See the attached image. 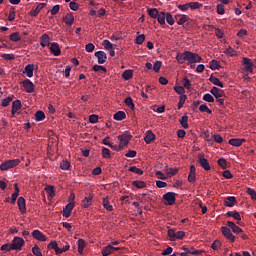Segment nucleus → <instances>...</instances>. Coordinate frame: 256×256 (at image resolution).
<instances>
[{"instance_id": "obj_8", "label": "nucleus", "mask_w": 256, "mask_h": 256, "mask_svg": "<svg viewBox=\"0 0 256 256\" xmlns=\"http://www.w3.org/2000/svg\"><path fill=\"white\" fill-rule=\"evenodd\" d=\"M174 19L177 23V25H185L186 23H189V16L185 14H177L174 16Z\"/></svg>"}, {"instance_id": "obj_9", "label": "nucleus", "mask_w": 256, "mask_h": 256, "mask_svg": "<svg viewBox=\"0 0 256 256\" xmlns=\"http://www.w3.org/2000/svg\"><path fill=\"white\" fill-rule=\"evenodd\" d=\"M22 85L26 91V93H35V85L29 79H26L22 82Z\"/></svg>"}, {"instance_id": "obj_16", "label": "nucleus", "mask_w": 256, "mask_h": 256, "mask_svg": "<svg viewBox=\"0 0 256 256\" xmlns=\"http://www.w3.org/2000/svg\"><path fill=\"white\" fill-rule=\"evenodd\" d=\"M243 65H245V70L248 71V73H253V62L251 59L244 57Z\"/></svg>"}, {"instance_id": "obj_35", "label": "nucleus", "mask_w": 256, "mask_h": 256, "mask_svg": "<svg viewBox=\"0 0 256 256\" xmlns=\"http://www.w3.org/2000/svg\"><path fill=\"white\" fill-rule=\"evenodd\" d=\"M189 121V116L184 115L180 119V125H182L183 129H189V124L187 123Z\"/></svg>"}, {"instance_id": "obj_25", "label": "nucleus", "mask_w": 256, "mask_h": 256, "mask_svg": "<svg viewBox=\"0 0 256 256\" xmlns=\"http://www.w3.org/2000/svg\"><path fill=\"white\" fill-rule=\"evenodd\" d=\"M245 143V139L232 138L229 140V145L232 147H241Z\"/></svg>"}, {"instance_id": "obj_48", "label": "nucleus", "mask_w": 256, "mask_h": 256, "mask_svg": "<svg viewBox=\"0 0 256 256\" xmlns=\"http://www.w3.org/2000/svg\"><path fill=\"white\" fill-rule=\"evenodd\" d=\"M161 67H163V62L156 61L153 65V71H155V73H159V71H161Z\"/></svg>"}, {"instance_id": "obj_33", "label": "nucleus", "mask_w": 256, "mask_h": 256, "mask_svg": "<svg viewBox=\"0 0 256 256\" xmlns=\"http://www.w3.org/2000/svg\"><path fill=\"white\" fill-rule=\"evenodd\" d=\"M166 15H167V12L162 11L158 13V16L156 17V19L160 25H165Z\"/></svg>"}, {"instance_id": "obj_15", "label": "nucleus", "mask_w": 256, "mask_h": 256, "mask_svg": "<svg viewBox=\"0 0 256 256\" xmlns=\"http://www.w3.org/2000/svg\"><path fill=\"white\" fill-rule=\"evenodd\" d=\"M63 22L65 23V25L71 27V25L75 23V16H73L72 13H68L63 17Z\"/></svg>"}, {"instance_id": "obj_60", "label": "nucleus", "mask_w": 256, "mask_h": 256, "mask_svg": "<svg viewBox=\"0 0 256 256\" xmlns=\"http://www.w3.org/2000/svg\"><path fill=\"white\" fill-rule=\"evenodd\" d=\"M210 69L212 71L219 69V62L217 60L210 61Z\"/></svg>"}, {"instance_id": "obj_18", "label": "nucleus", "mask_w": 256, "mask_h": 256, "mask_svg": "<svg viewBox=\"0 0 256 256\" xmlns=\"http://www.w3.org/2000/svg\"><path fill=\"white\" fill-rule=\"evenodd\" d=\"M227 227H229V229H231L237 235H239V233H243V229H241L239 226L234 224V222L232 221L227 222Z\"/></svg>"}, {"instance_id": "obj_43", "label": "nucleus", "mask_w": 256, "mask_h": 256, "mask_svg": "<svg viewBox=\"0 0 256 256\" xmlns=\"http://www.w3.org/2000/svg\"><path fill=\"white\" fill-rule=\"evenodd\" d=\"M45 191L48 193L49 197H55V187L53 185H48Z\"/></svg>"}, {"instance_id": "obj_38", "label": "nucleus", "mask_w": 256, "mask_h": 256, "mask_svg": "<svg viewBox=\"0 0 256 256\" xmlns=\"http://www.w3.org/2000/svg\"><path fill=\"white\" fill-rule=\"evenodd\" d=\"M111 253H113V246L112 245H108V246H106L102 249V255L103 256H109V255H111Z\"/></svg>"}, {"instance_id": "obj_63", "label": "nucleus", "mask_w": 256, "mask_h": 256, "mask_svg": "<svg viewBox=\"0 0 256 256\" xmlns=\"http://www.w3.org/2000/svg\"><path fill=\"white\" fill-rule=\"evenodd\" d=\"M246 193L250 195L251 199H254V201H256V191L253 188H247Z\"/></svg>"}, {"instance_id": "obj_49", "label": "nucleus", "mask_w": 256, "mask_h": 256, "mask_svg": "<svg viewBox=\"0 0 256 256\" xmlns=\"http://www.w3.org/2000/svg\"><path fill=\"white\" fill-rule=\"evenodd\" d=\"M93 71H95L96 73H98L99 71H102L103 73H107V68H105V66H101V65H94L93 66Z\"/></svg>"}, {"instance_id": "obj_10", "label": "nucleus", "mask_w": 256, "mask_h": 256, "mask_svg": "<svg viewBox=\"0 0 256 256\" xmlns=\"http://www.w3.org/2000/svg\"><path fill=\"white\" fill-rule=\"evenodd\" d=\"M75 207V203L69 202L64 208H63V217L69 218L71 217V213L73 212V208Z\"/></svg>"}, {"instance_id": "obj_40", "label": "nucleus", "mask_w": 256, "mask_h": 256, "mask_svg": "<svg viewBox=\"0 0 256 256\" xmlns=\"http://www.w3.org/2000/svg\"><path fill=\"white\" fill-rule=\"evenodd\" d=\"M166 22L168 25H175V18L173 17V14L170 12H166Z\"/></svg>"}, {"instance_id": "obj_21", "label": "nucleus", "mask_w": 256, "mask_h": 256, "mask_svg": "<svg viewBox=\"0 0 256 256\" xmlns=\"http://www.w3.org/2000/svg\"><path fill=\"white\" fill-rule=\"evenodd\" d=\"M237 203V198L234 196H228L224 200L225 207H233Z\"/></svg>"}, {"instance_id": "obj_2", "label": "nucleus", "mask_w": 256, "mask_h": 256, "mask_svg": "<svg viewBox=\"0 0 256 256\" xmlns=\"http://www.w3.org/2000/svg\"><path fill=\"white\" fill-rule=\"evenodd\" d=\"M19 163H21V160L19 159L7 160L0 165V170L9 171V169H13V167H17Z\"/></svg>"}, {"instance_id": "obj_30", "label": "nucleus", "mask_w": 256, "mask_h": 256, "mask_svg": "<svg viewBox=\"0 0 256 256\" xmlns=\"http://www.w3.org/2000/svg\"><path fill=\"white\" fill-rule=\"evenodd\" d=\"M35 66L33 64H28L25 66L23 73H26L27 77H33V70Z\"/></svg>"}, {"instance_id": "obj_58", "label": "nucleus", "mask_w": 256, "mask_h": 256, "mask_svg": "<svg viewBox=\"0 0 256 256\" xmlns=\"http://www.w3.org/2000/svg\"><path fill=\"white\" fill-rule=\"evenodd\" d=\"M8 21H15V7H11L8 15Z\"/></svg>"}, {"instance_id": "obj_47", "label": "nucleus", "mask_w": 256, "mask_h": 256, "mask_svg": "<svg viewBox=\"0 0 256 256\" xmlns=\"http://www.w3.org/2000/svg\"><path fill=\"white\" fill-rule=\"evenodd\" d=\"M203 100L207 103H215V98L209 93L203 95Z\"/></svg>"}, {"instance_id": "obj_13", "label": "nucleus", "mask_w": 256, "mask_h": 256, "mask_svg": "<svg viewBox=\"0 0 256 256\" xmlns=\"http://www.w3.org/2000/svg\"><path fill=\"white\" fill-rule=\"evenodd\" d=\"M91 205H93V195L85 197L81 202V206L83 207V209H89Z\"/></svg>"}, {"instance_id": "obj_55", "label": "nucleus", "mask_w": 256, "mask_h": 256, "mask_svg": "<svg viewBox=\"0 0 256 256\" xmlns=\"http://www.w3.org/2000/svg\"><path fill=\"white\" fill-rule=\"evenodd\" d=\"M131 173H136L137 175H143V170L141 168H137L136 166H132L129 168Z\"/></svg>"}, {"instance_id": "obj_44", "label": "nucleus", "mask_w": 256, "mask_h": 256, "mask_svg": "<svg viewBox=\"0 0 256 256\" xmlns=\"http://www.w3.org/2000/svg\"><path fill=\"white\" fill-rule=\"evenodd\" d=\"M85 240L79 239L78 240V253L83 254V250L85 249Z\"/></svg>"}, {"instance_id": "obj_53", "label": "nucleus", "mask_w": 256, "mask_h": 256, "mask_svg": "<svg viewBox=\"0 0 256 256\" xmlns=\"http://www.w3.org/2000/svg\"><path fill=\"white\" fill-rule=\"evenodd\" d=\"M32 253H33V255H35V256H43V253H41V248H39L38 245H35V246L32 248Z\"/></svg>"}, {"instance_id": "obj_59", "label": "nucleus", "mask_w": 256, "mask_h": 256, "mask_svg": "<svg viewBox=\"0 0 256 256\" xmlns=\"http://www.w3.org/2000/svg\"><path fill=\"white\" fill-rule=\"evenodd\" d=\"M11 101H13V96H9L5 99L2 100L1 106L2 107H8L9 103H11Z\"/></svg>"}, {"instance_id": "obj_28", "label": "nucleus", "mask_w": 256, "mask_h": 256, "mask_svg": "<svg viewBox=\"0 0 256 256\" xmlns=\"http://www.w3.org/2000/svg\"><path fill=\"white\" fill-rule=\"evenodd\" d=\"M14 189L15 192L12 194L11 196V201L10 203H12V205H15V201H17V197H19V185L17 183L14 184Z\"/></svg>"}, {"instance_id": "obj_6", "label": "nucleus", "mask_w": 256, "mask_h": 256, "mask_svg": "<svg viewBox=\"0 0 256 256\" xmlns=\"http://www.w3.org/2000/svg\"><path fill=\"white\" fill-rule=\"evenodd\" d=\"M131 139H133V136L127 132L118 136V141L123 145V147H127Z\"/></svg>"}, {"instance_id": "obj_36", "label": "nucleus", "mask_w": 256, "mask_h": 256, "mask_svg": "<svg viewBox=\"0 0 256 256\" xmlns=\"http://www.w3.org/2000/svg\"><path fill=\"white\" fill-rule=\"evenodd\" d=\"M209 81L212 82L213 85H216L217 87L223 88V82H221V80H219V78H217L215 76H211L209 78Z\"/></svg>"}, {"instance_id": "obj_41", "label": "nucleus", "mask_w": 256, "mask_h": 256, "mask_svg": "<svg viewBox=\"0 0 256 256\" xmlns=\"http://www.w3.org/2000/svg\"><path fill=\"white\" fill-rule=\"evenodd\" d=\"M132 185L134 187H136L137 189H145L146 184L145 182L141 181V180H136L132 182Z\"/></svg>"}, {"instance_id": "obj_26", "label": "nucleus", "mask_w": 256, "mask_h": 256, "mask_svg": "<svg viewBox=\"0 0 256 256\" xmlns=\"http://www.w3.org/2000/svg\"><path fill=\"white\" fill-rule=\"evenodd\" d=\"M48 249H54L56 255H61V248H59V245L57 244V241H51L48 244Z\"/></svg>"}, {"instance_id": "obj_27", "label": "nucleus", "mask_w": 256, "mask_h": 256, "mask_svg": "<svg viewBox=\"0 0 256 256\" xmlns=\"http://www.w3.org/2000/svg\"><path fill=\"white\" fill-rule=\"evenodd\" d=\"M144 141L147 145H149V143H151L152 141H155V134L153 133V131L148 130L146 136L144 137Z\"/></svg>"}, {"instance_id": "obj_4", "label": "nucleus", "mask_w": 256, "mask_h": 256, "mask_svg": "<svg viewBox=\"0 0 256 256\" xmlns=\"http://www.w3.org/2000/svg\"><path fill=\"white\" fill-rule=\"evenodd\" d=\"M198 163L204 171H211V165H209V160L205 158L204 154H198Z\"/></svg>"}, {"instance_id": "obj_17", "label": "nucleus", "mask_w": 256, "mask_h": 256, "mask_svg": "<svg viewBox=\"0 0 256 256\" xmlns=\"http://www.w3.org/2000/svg\"><path fill=\"white\" fill-rule=\"evenodd\" d=\"M21 100H15L12 102V110H11V115L12 117H15V113L21 109Z\"/></svg>"}, {"instance_id": "obj_34", "label": "nucleus", "mask_w": 256, "mask_h": 256, "mask_svg": "<svg viewBox=\"0 0 256 256\" xmlns=\"http://www.w3.org/2000/svg\"><path fill=\"white\" fill-rule=\"evenodd\" d=\"M147 13L152 17V19H157L160 12L157 8H148Z\"/></svg>"}, {"instance_id": "obj_64", "label": "nucleus", "mask_w": 256, "mask_h": 256, "mask_svg": "<svg viewBox=\"0 0 256 256\" xmlns=\"http://www.w3.org/2000/svg\"><path fill=\"white\" fill-rule=\"evenodd\" d=\"M218 165L222 169H225L227 167V160H225V158H219L218 159Z\"/></svg>"}, {"instance_id": "obj_23", "label": "nucleus", "mask_w": 256, "mask_h": 256, "mask_svg": "<svg viewBox=\"0 0 256 256\" xmlns=\"http://www.w3.org/2000/svg\"><path fill=\"white\" fill-rule=\"evenodd\" d=\"M195 166L194 165H191L190 166V173L188 175V181L189 183H195V181H197V177L195 176Z\"/></svg>"}, {"instance_id": "obj_54", "label": "nucleus", "mask_w": 256, "mask_h": 256, "mask_svg": "<svg viewBox=\"0 0 256 256\" xmlns=\"http://www.w3.org/2000/svg\"><path fill=\"white\" fill-rule=\"evenodd\" d=\"M102 45L107 49V51H111V49H113V44L109 40H103Z\"/></svg>"}, {"instance_id": "obj_29", "label": "nucleus", "mask_w": 256, "mask_h": 256, "mask_svg": "<svg viewBox=\"0 0 256 256\" xmlns=\"http://www.w3.org/2000/svg\"><path fill=\"white\" fill-rule=\"evenodd\" d=\"M183 251L182 253H186V255H199L201 252L195 248H187V247H182Z\"/></svg>"}, {"instance_id": "obj_56", "label": "nucleus", "mask_w": 256, "mask_h": 256, "mask_svg": "<svg viewBox=\"0 0 256 256\" xmlns=\"http://www.w3.org/2000/svg\"><path fill=\"white\" fill-rule=\"evenodd\" d=\"M144 41H145V34H140V35H138V36L136 37L135 43H136L137 45H143Z\"/></svg>"}, {"instance_id": "obj_52", "label": "nucleus", "mask_w": 256, "mask_h": 256, "mask_svg": "<svg viewBox=\"0 0 256 256\" xmlns=\"http://www.w3.org/2000/svg\"><path fill=\"white\" fill-rule=\"evenodd\" d=\"M225 54L228 55V57H235V55H237V51H235V49L228 47L225 50Z\"/></svg>"}, {"instance_id": "obj_1", "label": "nucleus", "mask_w": 256, "mask_h": 256, "mask_svg": "<svg viewBox=\"0 0 256 256\" xmlns=\"http://www.w3.org/2000/svg\"><path fill=\"white\" fill-rule=\"evenodd\" d=\"M176 60L180 65H183L185 61L188 63V65H193V63H201V61H203V58H201V56H199V54L197 53L185 51L183 53H178L176 55Z\"/></svg>"}, {"instance_id": "obj_12", "label": "nucleus", "mask_w": 256, "mask_h": 256, "mask_svg": "<svg viewBox=\"0 0 256 256\" xmlns=\"http://www.w3.org/2000/svg\"><path fill=\"white\" fill-rule=\"evenodd\" d=\"M32 237L33 239H36V241H47V236L39 230H34L32 232Z\"/></svg>"}, {"instance_id": "obj_39", "label": "nucleus", "mask_w": 256, "mask_h": 256, "mask_svg": "<svg viewBox=\"0 0 256 256\" xmlns=\"http://www.w3.org/2000/svg\"><path fill=\"white\" fill-rule=\"evenodd\" d=\"M199 111L201 113H208V115H211L213 113V111L211 109H209V107L207 106V104H202L199 106Z\"/></svg>"}, {"instance_id": "obj_31", "label": "nucleus", "mask_w": 256, "mask_h": 256, "mask_svg": "<svg viewBox=\"0 0 256 256\" xmlns=\"http://www.w3.org/2000/svg\"><path fill=\"white\" fill-rule=\"evenodd\" d=\"M102 205L104 209H106V211H113V205H111V203L109 202V196H106L103 199Z\"/></svg>"}, {"instance_id": "obj_42", "label": "nucleus", "mask_w": 256, "mask_h": 256, "mask_svg": "<svg viewBox=\"0 0 256 256\" xmlns=\"http://www.w3.org/2000/svg\"><path fill=\"white\" fill-rule=\"evenodd\" d=\"M45 119V112L39 110L35 113V121H43Z\"/></svg>"}, {"instance_id": "obj_57", "label": "nucleus", "mask_w": 256, "mask_h": 256, "mask_svg": "<svg viewBox=\"0 0 256 256\" xmlns=\"http://www.w3.org/2000/svg\"><path fill=\"white\" fill-rule=\"evenodd\" d=\"M185 101H187V95H181L178 103V109L183 108V105H185Z\"/></svg>"}, {"instance_id": "obj_7", "label": "nucleus", "mask_w": 256, "mask_h": 256, "mask_svg": "<svg viewBox=\"0 0 256 256\" xmlns=\"http://www.w3.org/2000/svg\"><path fill=\"white\" fill-rule=\"evenodd\" d=\"M175 195H177L175 192H167L163 195L164 201H166V205H175Z\"/></svg>"}, {"instance_id": "obj_11", "label": "nucleus", "mask_w": 256, "mask_h": 256, "mask_svg": "<svg viewBox=\"0 0 256 256\" xmlns=\"http://www.w3.org/2000/svg\"><path fill=\"white\" fill-rule=\"evenodd\" d=\"M94 55L97 57L99 65H103L107 61V53L104 51H97Z\"/></svg>"}, {"instance_id": "obj_14", "label": "nucleus", "mask_w": 256, "mask_h": 256, "mask_svg": "<svg viewBox=\"0 0 256 256\" xmlns=\"http://www.w3.org/2000/svg\"><path fill=\"white\" fill-rule=\"evenodd\" d=\"M50 51L55 57H59V55H61V48H59V44L56 42H53L50 45Z\"/></svg>"}, {"instance_id": "obj_45", "label": "nucleus", "mask_w": 256, "mask_h": 256, "mask_svg": "<svg viewBox=\"0 0 256 256\" xmlns=\"http://www.w3.org/2000/svg\"><path fill=\"white\" fill-rule=\"evenodd\" d=\"M71 167V163L67 160H63L61 163H60V168L63 170V171H68V169Z\"/></svg>"}, {"instance_id": "obj_5", "label": "nucleus", "mask_w": 256, "mask_h": 256, "mask_svg": "<svg viewBox=\"0 0 256 256\" xmlns=\"http://www.w3.org/2000/svg\"><path fill=\"white\" fill-rule=\"evenodd\" d=\"M222 235L228 239V241H231V243H235V235L231 232V228L229 226H222L221 227Z\"/></svg>"}, {"instance_id": "obj_46", "label": "nucleus", "mask_w": 256, "mask_h": 256, "mask_svg": "<svg viewBox=\"0 0 256 256\" xmlns=\"http://www.w3.org/2000/svg\"><path fill=\"white\" fill-rule=\"evenodd\" d=\"M102 156L104 159H111V150L108 148L103 147L102 148Z\"/></svg>"}, {"instance_id": "obj_50", "label": "nucleus", "mask_w": 256, "mask_h": 256, "mask_svg": "<svg viewBox=\"0 0 256 256\" xmlns=\"http://www.w3.org/2000/svg\"><path fill=\"white\" fill-rule=\"evenodd\" d=\"M127 105V107H129L130 109H135V104L133 103V98L131 97H127L124 101Z\"/></svg>"}, {"instance_id": "obj_61", "label": "nucleus", "mask_w": 256, "mask_h": 256, "mask_svg": "<svg viewBox=\"0 0 256 256\" xmlns=\"http://www.w3.org/2000/svg\"><path fill=\"white\" fill-rule=\"evenodd\" d=\"M156 177L158 179H161L162 181H165V180L169 179V176L163 174V172H161V171H156Z\"/></svg>"}, {"instance_id": "obj_37", "label": "nucleus", "mask_w": 256, "mask_h": 256, "mask_svg": "<svg viewBox=\"0 0 256 256\" xmlns=\"http://www.w3.org/2000/svg\"><path fill=\"white\" fill-rule=\"evenodd\" d=\"M122 77L125 81H129V79H133V70H125L122 74Z\"/></svg>"}, {"instance_id": "obj_62", "label": "nucleus", "mask_w": 256, "mask_h": 256, "mask_svg": "<svg viewBox=\"0 0 256 256\" xmlns=\"http://www.w3.org/2000/svg\"><path fill=\"white\" fill-rule=\"evenodd\" d=\"M1 251H14L11 243L3 244L1 246Z\"/></svg>"}, {"instance_id": "obj_19", "label": "nucleus", "mask_w": 256, "mask_h": 256, "mask_svg": "<svg viewBox=\"0 0 256 256\" xmlns=\"http://www.w3.org/2000/svg\"><path fill=\"white\" fill-rule=\"evenodd\" d=\"M17 205L21 213H27V207L25 206V198L19 197L17 200Z\"/></svg>"}, {"instance_id": "obj_3", "label": "nucleus", "mask_w": 256, "mask_h": 256, "mask_svg": "<svg viewBox=\"0 0 256 256\" xmlns=\"http://www.w3.org/2000/svg\"><path fill=\"white\" fill-rule=\"evenodd\" d=\"M11 245L14 251H21L23 245H25V240L19 236H16L13 238Z\"/></svg>"}, {"instance_id": "obj_51", "label": "nucleus", "mask_w": 256, "mask_h": 256, "mask_svg": "<svg viewBox=\"0 0 256 256\" xmlns=\"http://www.w3.org/2000/svg\"><path fill=\"white\" fill-rule=\"evenodd\" d=\"M10 41H14V43H17V41H21V36H19L18 32H14L10 35Z\"/></svg>"}, {"instance_id": "obj_24", "label": "nucleus", "mask_w": 256, "mask_h": 256, "mask_svg": "<svg viewBox=\"0 0 256 256\" xmlns=\"http://www.w3.org/2000/svg\"><path fill=\"white\" fill-rule=\"evenodd\" d=\"M45 5H47V4L46 3H39L34 10L30 11V15L32 17H37L39 15V13L41 12V9H43L45 7Z\"/></svg>"}, {"instance_id": "obj_22", "label": "nucleus", "mask_w": 256, "mask_h": 256, "mask_svg": "<svg viewBox=\"0 0 256 256\" xmlns=\"http://www.w3.org/2000/svg\"><path fill=\"white\" fill-rule=\"evenodd\" d=\"M41 47H49L51 45L50 38L48 34H43L40 38Z\"/></svg>"}, {"instance_id": "obj_20", "label": "nucleus", "mask_w": 256, "mask_h": 256, "mask_svg": "<svg viewBox=\"0 0 256 256\" xmlns=\"http://www.w3.org/2000/svg\"><path fill=\"white\" fill-rule=\"evenodd\" d=\"M210 93H212V95H214V97L216 99H220L221 97H223L225 95V93L223 92V90L217 88V87H212V89L210 90Z\"/></svg>"}, {"instance_id": "obj_32", "label": "nucleus", "mask_w": 256, "mask_h": 256, "mask_svg": "<svg viewBox=\"0 0 256 256\" xmlns=\"http://www.w3.org/2000/svg\"><path fill=\"white\" fill-rule=\"evenodd\" d=\"M127 117V114H125L124 111H118L114 114L113 119L115 121H123Z\"/></svg>"}]
</instances>
